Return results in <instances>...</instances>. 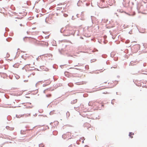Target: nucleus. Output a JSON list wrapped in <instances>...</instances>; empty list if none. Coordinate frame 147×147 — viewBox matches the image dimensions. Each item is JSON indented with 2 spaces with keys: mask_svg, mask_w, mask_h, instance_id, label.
<instances>
[{
  "mask_svg": "<svg viewBox=\"0 0 147 147\" xmlns=\"http://www.w3.org/2000/svg\"><path fill=\"white\" fill-rule=\"evenodd\" d=\"M100 4H101V6L102 7H106L105 5V2L103 0H101L99 3Z\"/></svg>",
  "mask_w": 147,
  "mask_h": 147,
  "instance_id": "1",
  "label": "nucleus"
},
{
  "mask_svg": "<svg viewBox=\"0 0 147 147\" xmlns=\"http://www.w3.org/2000/svg\"><path fill=\"white\" fill-rule=\"evenodd\" d=\"M134 135V133L132 132H130L129 134V136L131 138H133V135Z\"/></svg>",
  "mask_w": 147,
  "mask_h": 147,
  "instance_id": "2",
  "label": "nucleus"
},
{
  "mask_svg": "<svg viewBox=\"0 0 147 147\" xmlns=\"http://www.w3.org/2000/svg\"><path fill=\"white\" fill-rule=\"evenodd\" d=\"M64 16L65 17H66L67 16V15L66 14H64Z\"/></svg>",
  "mask_w": 147,
  "mask_h": 147,
  "instance_id": "3",
  "label": "nucleus"
},
{
  "mask_svg": "<svg viewBox=\"0 0 147 147\" xmlns=\"http://www.w3.org/2000/svg\"><path fill=\"white\" fill-rule=\"evenodd\" d=\"M47 96L50 97L51 96V94H49L48 95H47Z\"/></svg>",
  "mask_w": 147,
  "mask_h": 147,
  "instance_id": "4",
  "label": "nucleus"
},
{
  "mask_svg": "<svg viewBox=\"0 0 147 147\" xmlns=\"http://www.w3.org/2000/svg\"><path fill=\"white\" fill-rule=\"evenodd\" d=\"M16 64H14V65H13V66L14 67H16Z\"/></svg>",
  "mask_w": 147,
  "mask_h": 147,
  "instance_id": "5",
  "label": "nucleus"
},
{
  "mask_svg": "<svg viewBox=\"0 0 147 147\" xmlns=\"http://www.w3.org/2000/svg\"><path fill=\"white\" fill-rule=\"evenodd\" d=\"M20 26H23V25H22V24H20Z\"/></svg>",
  "mask_w": 147,
  "mask_h": 147,
  "instance_id": "6",
  "label": "nucleus"
},
{
  "mask_svg": "<svg viewBox=\"0 0 147 147\" xmlns=\"http://www.w3.org/2000/svg\"><path fill=\"white\" fill-rule=\"evenodd\" d=\"M50 83V82H49V83H48V84H47V85H49Z\"/></svg>",
  "mask_w": 147,
  "mask_h": 147,
  "instance_id": "7",
  "label": "nucleus"
},
{
  "mask_svg": "<svg viewBox=\"0 0 147 147\" xmlns=\"http://www.w3.org/2000/svg\"><path fill=\"white\" fill-rule=\"evenodd\" d=\"M101 106H102V107H103L104 105H102Z\"/></svg>",
  "mask_w": 147,
  "mask_h": 147,
  "instance_id": "8",
  "label": "nucleus"
},
{
  "mask_svg": "<svg viewBox=\"0 0 147 147\" xmlns=\"http://www.w3.org/2000/svg\"><path fill=\"white\" fill-rule=\"evenodd\" d=\"M44 43V42H41V44H42V43Z\"/></svg>",
  "mask_w": 147,
  "mask_h": 147,
  "instance_id": "9",
  "label": "nucleus"
},
{
  "mask_svg": "<svg viewBox=\"0 0 147 147\" xmlns=\"http://www.w3.org/2000/svg\"><path fill=\"white\" fill-rule=\"evenodd\" d=\"M27 104H31L30 103H27Z\"/></svg>",
  "mask_w": 147,
  "mask_h": 147,
  "instance_id": "10",
  "label": "nucleus"
},
{
  "mask_svg": "<svg viewBox=\"0 0 147 147\" xmlns=\"http://www.w3.org/2000/svg\"><path fill=\"white\" fill-rule=\"evenodd\" d=\"M43 86H46V85H45V84H43Z\"/></svg>",
  "mask_w": 147,
  "mask_h": 147,
  "instance_id": "11",
  "label": "nucleus"
}]
</instances>
